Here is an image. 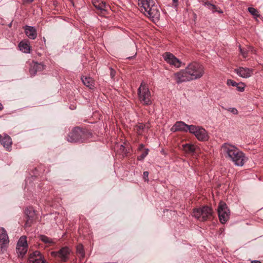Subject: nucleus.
<instances>
[{"mask_svg": "<svg viewBox=\"0 0 263 263\" xmlns=\"http://www.w3.org/2000/svg\"><path fill=\"white\" fill-rule=\"evenodd\" d=\"M44 69V66L36 62H32L30 65L29 72L31 76H34L37 72L41 71Z\"/></svg>", "mask_w": 263, "mask_h": 263, "instance_id": "aec40b11", "label": "nucleus"}, {"mask_svg": "<svg viewBox=\"0 0 263 263\" xmlns=\"http://www.w3.org/2000/svg\"><path fill=\"white\" fill-rule=\"evenodd\" d=\"M245 83L242 82L238 83L236 86L237 89L240 92H242L245 90Z\"/></svg>", "mask_w": 263, "mask_h": 263, "instance_id": "7c9ffc66", "label": "nucleus"}, {"mask_svg": "<svg viewBox=\"0 0 263 263\" xmlns=\"http://www.w3.org/2000/svg\"><path fill=\"white\" fill-rule=\"evenodd\" d=\"M171 131L175 132L177 131H180L183 132H190V125L185 124L182 121H177L171 128Z\"/></svg>", "mask_w": 263, "mask_h": 263, "instance_id": "dca6fc26", "label": "nucleus"}, {"mask_svg": "<svg viewBox=\"0 0 263 263\" xmlns=\"http://www.w3.org/2000/svg\"><path fill=\"white\" fill-rule=\"evenodd\" d=\"M148 174H149V173L147 171L144 172V173H143V179H144V181L146 182L148 181Z\"/></svg>", "mask_w": 263, "mask_h": 263, "instance_id": "c9c22d12", "label": "nucleus"}, {"mask_svg": "<svg viewBox=\"0 0 263 263\" xmlns=\"http://www.w3.org/2000/svg\"><path fill=\"white\" fill-rule=\"evenodd\" d=\"M40 239L48 246H51L56 242L55 239H52L45 235H41Z\"/></svg>", "mask_w": 263, "mask_h": 263, "instance_id": "bb28decb", "label": "nucleus"}, {"mask_svg": "<svg viewBox=\"0 0 263 263\" xmlns=\"http://www.w3.org/2000/svg\"><path fill=\"white\" fill-rule=\"evenodd\" d=\"M249 12L254 16V18H256L260 16L259 12L257 9L253 7H249L248 9Z\"/></svg>", "mask_w": 263, "mask_h": 263, "instance_id": "cd10ccee", "label": "nucleus"}, {"mask_svg": "<svg viewBox=\"0 0 263 263\" xmlns=\"http://www.w3.org/2000/svg\"><path fill=\"white\" fill-rule=\"evenodd\" d=\"M70 250L69 249V248L67 247H65L62 248L59 251L52 252L51 253V254L53 257H59L62 261H66L68 258V256L70 254Z\"/></svg>", "mask_w": 263, "mask_h": 263, "instance_id": "ddd939ff", "label": "nucleus"}, {"mask_svg": "<svg viewBox=\"0 0 263 263\" xmlns=\"http://www.w3.org/2000/svg\"><path fill=\"white\" fill-rule=\"evenodd\" d=\"M185 68L192 80L201 78L205 72L204 66L197 62L191 63Z\"/></svg>", "mask_w": 263, "mask_h": 263, "instance_id": "f03ea898", "label": "nucleus"}, {"mask_svg": "<svg viewBox=\"0 0 263 263\" xmlns=\"http://www.w3.org/2000/svg\"><path fill=\"white\" fill-rule=\"evenodd\" d=\"M149 127V125L148 123H138L135 126L134 130L138 135H141L147 132Z\"/></svg>", "mask_w": 263, "mask_h": 263, "instance_id": "4be33fe9", "label": "nucleus"}, {"mask_svg": "<svg viewBox=\"0 0 263 263\" xmlns=\"http://www.w3.org/2000/svg\"><path fill=\"white\" fill-rule=\"evenodd\" d=\"M77 252L80 254V256L83 258L85 256V253L84 251V247L82 245L80 244L78 245L77 247Z\"/></svg>", "mask_w": 263, "mask_h": 263, "instance_id": "c85d7f7f", "label": "nucleus"}, {"mask_svg": "<svg viewBox=\"0 0 263 263\" xmlns=\"http://www.w3.org/2000/svg\"><path fill=\"white\" fill-rule=\"evenodd\" d=\"M3 109V105L0 103V110H2Z\"/></svg>", "mask_w": 263, "mask_h": 263, "instance_id": "a19ab883", "label": "nucleus"}, {"mask_svg": "<svg viewBox=\"0 0 263 263\" xmlns=\"http://www.w3.org/2000/svg\"><path fill=\"white\" fill-rule=\"evenodd\" d=\"M140 10L145 16L150 18H158L160 12L158 6L154 0H138Z\"/></svg>", "mask_w": 263, "mask_h": 263, "instance_id": "f257e3e1", "label": "nucleus"}, {"mask_svg": "<svg viewBox=\"0 0 263 263\" xmlns=\"http://www.w3.org/2000/svg\"><path fill=\"white\" fill-rule=\"evenodd\" d=\"M110 70H111L110 75H111V77L113 78L115 75V72L112 68H111Z\"/></svg>", "mask_w": 263, "mask_h": 263, "instance_id": "e433bc0d", "label": "nucleus"}, {"mask_svg": "<svg viewBox=\"0 0 263 263\" xmlns=\"http://www.w3.org/2000/svg\"><path fill=\"white\" fill-rule=\"evenodd\" d=\"M138 98L143 105H149L152 103V96L147 85L143 82L138 89Z\"/></svg>", "mask_w": 263, "mask_h": 263, "instance_id": "7ed1b4c3", "label": "nucleus"}, {"mask_svg": "<svg viewBox=\"0 0 263 263\" xmlns=\"http://www.w3.org/2000/svg\"><path fill=\"white\" fill-rule=\"evenodd\" d=\"M238 83L234 81V80L229 79L227 80V84L229 86H232L234 87H236Z\"/></svg>", "mask_w": 263, "mask_h": 263, "instance_id": "2f4dec72", "label": "nucleus"}, {"mask_svg": "<svg viewBox=\"0 0 263 263\" xmlns=\"http://www.w3.org/2000/svg\"><path fill=\"white\" fill-rule=\"evenodd\" d=\"M28 210H26L25 211V213L28 216V217H32L33 216V215H34V212L33 211L32 212H29V214H30V215H28ZM29 220H30V218H29V219L27 220V223H29Z\"/></svg>", "mask_w": 263, "mask_h": 263, "instance_id": "f704fd0d", "label": "nucleus"}, {"mask_svg": "<svg viewBox=\"0 0 263 263\" xmlns=\"http://www.w3.org/2000/svg\"><path fill=\"white\" fill-rule=\"evenodd\" d=\"M212 215V209L208 206L195 209L193 212V216L200 221H204L210 219Z\"/></svg>", "mask_w": 263, "mask_h": 263, "instance_id": "20e7f679", "label": "nucleus"}, {"mask_svg": "<svg viewBox=\"0 0 263 263\" xmlns=\"http://www.w3.org/2000/svg\"><path fill=\"white\" fill-rule=\"evenodd\" d=\"M19 49L23 52L29 53L31 51V46L28 41L23 40L21 41L18 44Z\"/></svg>", "mask_w": 263, "mask_h": 263, "instance_id": "412c9836", "label": "nucleus"}, {"mask_svg": "<svg viewBox=\"0 0 263 263\" xmlns=\"http://www.w3.org/2000/svg\"><path fill=\"white\" fill-rule=\"evenodd\" d=\"M9 239L6 231L3 228H0V251L7 247Z\"/></svg>", "mask_w": 263, "mask_h": 263, "instance_id": "2eb2a0df", "label": "nucleus"}, {"mask_svg": "<svg viewBox=\"0 0 263 263\" xmlns=\"http://www.w3.org/2000/svg\"><path fill=\"white\" fill-rule=\"evenodd\" d=\"M16 249L19 257H23L25 255L28 250V245L26 236H23L20 238L17 243Z\"/></svg>", "mask_w": 263, "mask_h": 263, "instance_id": "9b49d317", "label": "nucleus"}, {"mask_svg": "<svg viewBox=\"0 0 263 263\" xmlns=\"http://www.w3.org/2000/svg\"><path fill=\"white\" fill-rule=\"evenodd\" d=\"M237 147L229 143H223L220 147L221 154L228 159H230L233 156L234 153L237 149Z\"/></svg>", "mask_w": 263, "mask_h": 263, "instance_id": "6e6552de", "label": "nucleus"}, {"mask_svg": "<svg viewBox=\"0 0 263 263\" xmlns=\"http://www.w3.org/2000/svg\"><path fill=\"white\" fill-rule=\"evenodd\" d=\"M183 150L186 153L193 154L197 148V146L191 143H187L182 145Z\"/></svg>", "mask_w": 263, "mask_h": 263, "instance_id": "393cba45", "label": "nucleus"}, {"mask_svg": "<svg viewBox=\"0 0 263 263\" xmlns=\"http://www.w3.org/2000/svg\"><path fill=\"white\" fill-rule=\"evenodd\" d=\"M92 4L94 7L98 10H100L101 12L106 11L107 6L105 3L100 2L98 0H93L92 1Z\"/></svg>", "mask_w": 263, "mask_h": 263, "instance_id": "b1692460", "label": "nucleus"}, {"mask_svg": "<svg viewBox=\"0 0 263 263\" xmlns=\"http://www.w3.org/2000/svg\"><path fill=\"white\" fill-rule=\"evenodd\" d=\"M251 263H261V262L259 260H253L251 261Z\"/></svg>", "mask_w": 263, "mask_h": 263, "instance_id": "ea45409f", "label": "nucleus"}, {"mask_svg": "<svg viewBox=\"0 0 263 263\" xmlns=\"http://www.w3.org/2000/svg\"><path fill=\"white\" fill-rule=\"evenodd\" d=\"M26 2L27 3H31L34 0H25Z\"/></svg>", "mask_w": 263, "mask_h": 263, "instance_id": "79ce46f5", "label": "nucleus"}, {"mask_svg": "<svg viewBox=\"0 0 263 263\" xmlns=\"http://www.w3.org/2000/svg\"><path fill=\"white\" fill-rule=\"evenodd\" d=\"M28 263H46V261L40 252L35 251L30 254Z\"/></svg>", "mask_w": 263, "mask_h": 263, "instance_id": "4468645a", "label": "nucleus"}, {"mask_svg": "<svg viewBox=\"0 0 263 263\" xmlns=\"http://www.w3.org/2000/svg\"><path fill=\"white\" fill-rule=\"evenodd\" d=\"M235 72L238 76L243 78H248L250 77L253 72L252 69L247 67H239L235 69Z\"/></svg>", "mask_w": 263, "mask_h": 263, "instance_id": "f3484780", "label": "nucleus"}, {"mask_svg": "<svg viewBox=\"0 0 263 263\" xmlns=\"http://www.w3.org/2000/svg\"><path fill=\"white\" fill-rule=\"evenodd\" d=\"M0 143L7 150L10 151L12 144V139L7 134H0Z\"/></svg>", "mask_w": 263, "mask_h": 263, "instance_id": "a211bd4d", "label": "nucleus"}, {"mask_svg": "<svg viewBox=\"0 0 263 263\" xmlns=\"http://www.w3.org/2000/svg\"><path fill=\"white\" fill-rule=\"evenodd\" d=\"M173 1V5L176 7L178 5V0H172Z\"/></svg>", "mask_w": 263, "mask_h": 263, "instance_id": "4c0bfd02", "label": "nucleus"}, {"mask_svg": "<svg viewBox=\"0 0 263 263\" xmlns=\"http://www.w3.org/2000/svg\"><path fill=\"white\" fill-rule=\"evenodd\" d=\"M218 217L221 223H225L230 218V212L227 204L222 201L219 203L217 209Z\"/></svg>", "mask_w": 263, "mask_h": 263, "instance_id": "423d86ee", "label": "nucleus"}, {"mask_svg": "<svg viewBox=\"0 0 263 263\" xmlns=\"http://www.w3.org/2000/svg\"><path fill=\"white\" fill-rule=\"evenodd\" d=\"M162 57L164 61L172 66L178 68L182 66V62L171 52H166Z\"/></svg>", "mask_w": 263, "mask_h": 263, "instance_id": "1a4fd4ad", "label": "nucleus"}, {"mask_svg": "<svg viewBox=\"0 0 263 263\" xmlns=\"http://www.w3.org/2000/svg\"><path fill=\"white\" fill-rule=\"evenodd\" d=\"M81 80L83 83V84L87 87H89L90 89H92L94 87V81L93 79L89 77H85L84 76L81 78Z\"/></svg>", "mask_w": 263, "mask_h": 263, "instance_id": "a878e982", "label": "nucleus"}, {"mask_svg": "<svg viewBox=\"0 0 263 263\" xmlns=\"http://www.w3.org/2000/svg\"><path fill=\"white\" fill-rule=\"evenodd\" d=\"M84 135L81 129L78 127L74 128L70 132L67 137V140L70 142H81L83 141L82 137Z\"/></svg>", "mask_w": 263, "mask_h": 263, "instance_id": "9d476101", "label": "nucleus"}, {"mask_svg": "<svg viewBox=\"0 0 263 263\" xmlns=\"http://www.w3.org/2000/svg\"><path fill=\"white\" fill-rule=\"evenodd\" d=\"M232 161L235 165L238 166H242L248 159L245 154L238 148L234 153L232 157L229 159Z\"/></svg>", "mask_w": 263, "mask_h": 263, "instance_id": "0eeeda50", "label": "nucleus"}, {"mask_svg": "<svg viewBox=\"0 0 263 263\" xmlns=\"http://www.w3.org/2000/svg\"><path fill=\"white\" fill-rule=\"evenodd\" d=\"M227 110L232 112L234 115H237L238 114V111L237 109L235 107H230L227 109Z\"/></svg>", "mask_w": 263, "mask_h": 263, "instance_id": "72a5a7b5", "label": "nucleus"}, {"mask_svg": "<svg viewBox=\"0 0 263 263\" xmlns=\"http://www.w3.org/2000/svg\"><path fill=\"white\" fill-rule=\"evenodd\" d=\"M174 79L178 84L192 81L186 68L175 73Z\"/></svg>", "mask_w": 263, "mask_h": 263, "instance_id": "f8f14e48", "label": "nucleus"}, {"mask_svg": "<svg viewBox=\"0 0 263 263\" xmlns=\"http://www.w3.org/2000/svg\"><path fill=\"white\" fill-rule=\"evenodd\" d=\"M203 5L205 6L209 10H211L213 13L218 12V13H222L223 11L219 8H218L214 4L209 2H203Z\"/></svg>", "mask_w": 263, "mask_h": 263, "instance_id": "5701e85b", "label": "nucleus"}, {"mask_svg": "<svg viewBox=\"0 0 263 263\" xmlns=\"http://www.w3.org/2000/svg\"><path fill=\"white\" fill-rule=\"evenodd\" d=\"M240 52L243 57V58H246L248 57V51L244 49H242L240 47H239Z\"/></svg>", "mask_w": 263, "mask_h": 263, "instance_id": "473e14b6", "label": "nucleus"}, {"mask_svg": "<svg viewBox=\"0 0 263 263\" xmlns=\"http://www.w3.org/2000/svg\"><path fill=\"white\" fill-rule=\"evenodd\" d=\"M25 34L29 39L34 40L37 36V31L36 29L32 26L26 25L24 27Z\"/></svg>", "mask_w": 263, "mask_h": 263, "instance_id": "6ab92c4d", "label": "nucleus"}, {"mask_svg": "<svg viewBox=\"0 0 263 263\" xmlns=\"http://www.w3.org/2000/svg\"><path fill=\"white\" fill-rule=\"evenodd\" d=\"M144 147V145L143 144H140L139 147V150H142Z\"/></svg>", "mask_w": 263, "mask_h": 263, "instance_id": "58836bf2", "label": "nucleus"}, {"mask_svg": "<svg viewBox=\"0 0 263 263\" xmlns=\"http://www.w3.org/2000/svg\"><path fill=\"white\" fill-rule=\"evenodd\" d=\"M190 133L194 135L199 141H206L209 139L208 132L201 126L190 125Z\"/></svg>", "mask_w": 263, "mask_h": 263, "instance_id": "39448f33", "label": "nucleus"}, {"mask_svg": "<svg viewBox=\"0 0 263 263\" xmlns=\"http://www.w3.org/2000/svg\"><path fill=\"white\" fill-rule=\"evenodd\" d=\"M148 149H144V151L138 157V160H142L143 159H144L145 157L148 155Z\"/></svg>", "mask_w": 263, "mask_h": 263, "instance_id": "c756f323", "label": "nucleus"}]
</instances>
